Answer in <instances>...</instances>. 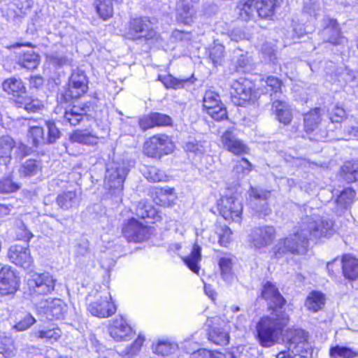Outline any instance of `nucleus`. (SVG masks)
Segmentation results:
<instances>
[{"label":"nucleus","mask_w":358,"mask_h":358,"mask_svg":"<svg viewBox=\"0 0 358 358\" xmlns=\"http://www.w3.org/2000/svg\"><path fill=\"white\" fill-rule=\"evenodd\" d=\"M145 178L152 182L166 181L168 176L162 171L155 166L145 167L143 171Z\"/></svg>","instance_id":"obj_46"},{"label":"nucleus","mask_w":358,"mask_h":358,"mask_svg":"<svg viewBox=\"0 0 358 358\" xmlns=\"http://www.w3.org/2000/svg\"><path fill=\"white\" fill-rule=\"evenodd\" d=\"M173 145L166 135H156L151 137L144 145V152L150 157L161 158L173 151Z\"/></svg>","instance_id":"obj_8"},{"label":"nucleus","mask_w":358,"mask_h":358,"mask_svg":"<svg viewBox=\"0 0 358 358\" xmlns=\"http://www.w3.org/2000/svg\"><path fill=\"white\" fill-rule=\"evenodd\" d=\"M324 302L325 297L322 293L317 291H313L307 296L305 306L308 310L315 313L322 308Z\"/></svg>","instance_id":"obj_34"},{"label":"nucleus","mask_w":358,"mask_h":358,"mask_svg":"<svg viewBox=\"0 0 358 358\" xmlns=\"http://www.w3.org/2000/svg\"><path fill=\"white\" fill-rule=\"evenodd\" d=\"M252 169V164L246 158L244 157L237 161L234 166V172L238 178H243L244 176L248 175Z\"/></svg>","instance_id":"obj_49"},{"label":"nucleus","mask_w":358,"mask_h":358,"mask_svg":"<svg viewBox=\"0 0 358 358\" xmlns=\"http://www.w3.org/2000/svg\"><path fill=\"white\" fill-rule=\"evenodd\" d=\"M341 177L348 182L358 180V161L348 162L341 168Z\"/></svg>","instance_id":"obj_38"},{"label":"nucleus","mask_w":358,"mask_h":358,"mask_svg":"<svg viewBox=\"0 0 358 358\" xmlns=\"http://www.w3.org/2000/svg\"><path fill=\"white\" fill-rule=\"evenodd\" d=\"M307 333L302 329H296L291 334L289 338L288 351L293 355L294 358H310L311 353L307 347Z\"/></svg>","instance_id":"obj_10"},{"label":"nucleus","mask_w":358,"mask_h":358,"mask_svg":"<svg viewBox=\"0 0 358 358\" xmlns=\"http://www.w3.org/2000/svg\"><path fill=\"white\" fill-rule=\"evenodd\" d=\"M262 54L265 61L276 64V50L271 44L266 43L262 47Z\"/></svg>","instance_id":"obj_55"},{"label":"nucleus","mask_w":358,"mask_h":358,"mask_svg":"<svg viewBox=\"0 0 358 358\" xmlns=\"http://www.w3.org/2000/svg\"><path fill=\"white\" fill-rule=\"evenodd\" d=\"M7 257L10 262L24 269H29L34 264L29 245H15L9 248Z\"/></svg>","instance_id":"obj_13"},{"label":"nucleus","mask_w":358,"mask_h":358,"mask_svg":"<svg viewBox=\"0 0 358 358\" xmlns=\"http://www.w3.org/2000/svg\"><path fill=\"white\" fill-rule=\"evenodd\" d=\"M207 113L212 118L217 121L222 120L227 117V110L222 103L208 109Z\"/></svg>","instance_id":"obj_62"},{"label":"nucleus","mask_w":358,"mask_h":358,"mask_svg":"<svg viewBox=\"0 0 358 358\" xmlns=\"http://www.w3.org/2000/svg\"><path fill=\"white\" fill-rule=\"evenodd\" d=\"M193 79V76L185 79H178L170 74L158 76V80H160L166 88L174 90L191 87L194 83Z\"/></svg>","instance_id":"obj_26"},{"label":"nucleus","mask_w":358,"mask_h":358,"mask_svg":"<svg viewBox=\"0 0 358 358\" xmlns=\"http://www.w3.org/2000/svg\"><path fill=\"white\" fill-rule=\"evenodd\" d=\"M222 103L219 100V96L215 91H206L203 96V107L208 110Z\"/></svg>","instance_id":"obj_56"},{"label":"nucleus","mask_w":358,"mask_h":358,"mask_svg":"<svg viewBox=\"0 0 358 358\" xmlns=\"http://www.w3.org/2000/svg\"><path fill=\"white\" fill-rule=\"evenodd\" d=\"M10 100L19 108L24 107L25 110L36 111L40 108V103L27 94V91H11Z\"/></svg>","instance_id":"obj_23"},{"label":"nucleus","mask_w":358,"mask_h":358,"mask_svg":"<svg viewBox=\"0 0 358 358\" xmlns=\"http://www.w3.org/2000/svg\"><path fill=\"white\" fill-rule=\"evenodd\" d=\"M273 107L275 108L276 116L280 122L289 124L292 119V113L286 102L276 101L273 102Z\"/></svg>","instance_id":"obj_37"},{"label":"nucleus","mask_w":358,"mask_h":358,"mask_svg":"<svg viewBox=\"0 0 358 358\" xmlns=\"http://www.w3.org/2000/svg\"><path fill=\"white\" fill-rule=\"evenodd\" d=\"M216 234L219 238L220 245L226 247L231 241L232 234L231 229L227 226L220 227L217 229Z\"/></svg>","instance_id":"obj_60"},{"label":"nucleus","mask_w":358,"mask_h":358,"mask_svg":"<svg viewBox=\"0 0 358 358\" xmlns=\"http://www.w3.org/2000/svg\"><path fill=\"white\" fill-rule=\"evenodd\" d=\"M221 143L224 149L236 155L248 152V146L239 139L234 129L226 130L221 136Z\"/></svg>","instance_id":"obj_16"},{"label":"nucleus","mask_w":358,"mask_h":358,"mask_svg":"<svg viewBox=\"0 0 358 358\" xmlns=\"http://www.w3.org/2000/svg\"><path fill=\"white\" fill-rule=\"evenodd\" d=\"M206 324L209 327L208 340L217 345H226L229 343V334L227 323L220 317L208 318Z\"/></svg>","instance_id":"obj_9"},{"label":"nucleus","mask_w":358,"mask_h":358,"mask_svg":"<svg viewBox=\"0 0 358 358\" xmlns=\"http://www.w3.org/2000/svg\"><path fill=\"white\" fill-rule=\"evenodd\" d=\"M3 90H25L20 78L11 77L5 80L2 83Z\"/></svg>","instance_id":"obj_61"},{"label":"nucleus","mask_w":358,"mask_h":358,"mask_svg":"<svg viewBox=\"0 0 358 358\" xmlns=\"http://www.w3.org/2000/svg\"><path fill=\"white\" fill-rule=\"evenodd\" d=\"M255 92V91H234L231 94V101L237 106H245L248 103L254 102Z\"/></svg>","instance_id":"obj_45"},{"label":"nucleus","mask_w":358,"mask_h":358,"mask_svg":"<svg viewBox=\"0 0 358 358\" xmlns=\"http://www.w3.org/2000/svg\"><path fill=\"white\" fill-rule=\"evenodd\" d=\"M85 113L83 108L73 106L70 110H66L64 119L72 126L78 125L83 119Z\"/></svg>","instance_id":"obj_48"},{"label":"nucleus","mask_w":358,"mask_h":358,"mask_svg":"<svg viewBox=\"0 0 358 358\" xmlns=\"http://www.w3.org/2000/svg\"><path fill=\"white\" fill-rule=\"evenodd\" d=\"M122 234L129 242H142L148 238L149 229L135 218H131L124 224Z\"/></svg>","instance_id":"obj_14"},{"label":"nucleus","mask_w":358,"mask_h":358,"mask_svg":"<svg viewBox=\"0 0 358 358\" xmlns=\"http://www.w3.org/2000/svg\"><path fill=\"white\" fill-rule=\"evenodd\" d=\"M224 47L220 44L215 45L210 51V59L215 65L220 64L224 57Z\"/></svg>","instance_id":"obj_59"},{"label":"nucleus","mask_w":358,"mask_h":358,"mask_svg":"<svg viewBox=\"0 0 358 358\" xmlns=\"http://www.w3.org/2000/svg\"><path fill=\"white\" fill-rule=\"evenodd\" d=\"M322 111H323V110L319 107H316L304 114L303 122L306 133L313 132L318 127L322 120Z\"/></svg>","instance_id":"obj_30"},{"label":"nucleus","mask_w":358,"mask_h":358,"mask_svg":"<svg viewBox=\"0 0 358 358\" xmlns=\"http://www.w3.org/2000/svg\"><path fill=\"white\" fill-rule=\"evenodd\" d=\"M231 90H252V84L248 78L241 77L231 83Z\"/></svg>","instance_id":"obj_63"},{"label":"nucleus","mask_w":358,"mask_h":358,"mask_svg":"<svg viewBox=\"0 0 358 358\" xmlns=\"http://www.w3.org/2000/svg\"><path fill=\"white\" fill-rule=\"evenodd\" d=\"M130 167V162L121 156L115 157L106 164L104 186L115 199H122L124 182Z\"/></svg>","instance_id":"obj_3"},{"label":"nucleus","mask_w":358,"mask_h":358,"mask_svg":"<svg viewBox=\"0 0 358 358\" xmlns=\"http://www.w3.org/2000/svg\"><path fill=\"white\" fill-rule=\"evenodd\" d=\"M177 349V343L168 340L159 341L155 345H152L153 352L162 356H168L173 353Z\"/></svg>","instance_id":"obj_44"},{"label":"nucleus","mask_w":358,"mask_h":358,"mask_svg":"<svg viewBox=\"0 0 358 358\" xmlns=\"http://www.w3.org/2000/svg\"><path fill=\"white\" fill-rule=\"evenodd\" d=\"M201 247L195 243L193 245L190 255L183 258V261L187 267L195 273H198L199 271V262L201 259Z\"/></svg>","instance_id":"obj_35"},{"label":"nucleus","mask_w":358,"mask_h":358,"mask_svg":"<svg viewBox=\"0 0 358 358\" xmlns=\"http://www.w3.org/2000/svg\"><path fill=\"white\" fill-rule=\"evenodd\" d=\"M355 195L356 193L352 188L343 189L336 199L337 213L341 214L343 210L348 209L352 203Z\"/></svg>","instance_id":"obj_32"},{"label":"nucleus","mask_w":358,"mask_h":358,"mask_svg":"<svg viewBox=\"0 0 358 358\" xmlns=\"http://www.w3.org/2000/svg\"><path fill=\"white\" fill-rule=\"evenodd\" d=\"M113 3L112 0H96L95 7L99 16L104 20L113 15Z\"/></svg>","instance_id":"obj_42"},{"label":"nucleus","mask_w":358,"mask_h":358,"mask_svg":"<svg viewBox=\"0 0 358 358\" xmlns=\"http://www.w3.org/2000/svg\"><path fill=\"white\" fill-rule=\"evenodd\" d=\"M86 91H62L59 95H57V99L60 102L66 103L73 102L74 100L78 99Z\"/></svg>","instance_id":"obj_58"},{"label":"nucleus","mask_w":358,"mask_h":358,"mask_svg":"<svg viewBox=\"0 0 358 358\" xmlns=\"http://www.w3.org/2000/svg\"><path fill=\"white\" fill-rule=\"evenodd\" d=\"M262 297L266 301L271 313L257 322L255 338L262 347L270 348L277 343L289 317L283 310L286 300L273 283L267 281L264 284Z\"/></svg>","instance_id":"obj_1"},{"label":"nucleus","mask_w":358,"mask_h":358,"mask_svg":"<svg viewBox=\"0 0 358 358\" xmlns=\"http://www.w3.org/2000/svg\"><path fill=\"white\" fill-rule=\"evenodd\" d=\"M20 278L10 266H4L0 271V294H14L20 287Z\"/></svg>","instance_id":"obj_15"},{"label":"nucleus","mask_w":358,"mask_h":358,"mask_svg":"<svg viewBox=\"0 0 358 358\" xmlns=\"http://www.w3.org/2000/svg\"><path fill=\"white\" fill-rule=\"evenodd\" d=\"M127 34L132 40L144 38L146 41L161 40L160 36L152 27V22L146 17L135 18L130 21Z\"/></svg>","instance_id":"obj_6"},{"label":"nucleus","mask_w":358,"mask_h":358,"mask_svg":"<svg viewBox=\"0 0 358 358\" xmlns=\"http://www.w3.org/2000/svg\"><path fill=\"white\" fill-rule=\"evenodd\" d=\"M335 233L334 222L330 219L318 216L306 217L299 228L285 239L280 240L275 247L276 257L290 252L302 255L307 250L308 238H329Z\"/></svg>","instance_id":"obj_2"},{"label":"nucleus","mask_w":358,"mask_h":358,"mask_svg":"<svg viewBox=\"0 0 358 358\" xmlns=\"http://www.w3.org/2000/svg\"><path fill=\"white\" fill-rule=\"evenodd\" d=\"M20 189V184L13 181L10 177H6L0 180V193L1 194L16 192Z\"/></svg>","instance_id":"obj_52"},{"label":"nucleus","mask_w":358,"mask_h":358,"mask_svg":"<svg viewBox=\"0 0 358 358\" xmlns=\"http://www.w3.org/2000/svg\"><path fill=\"white\" fill-rule=\"evenodd\" d=\"M221 275L224 281L229 282L232 279L231 268L232 263L231 259L228 257H221L218 262Z\"/></svg>","instance_id":"obj_51"},{"label":"nucleus","mask_w":358,"mask_h":358,"mask_svg":"<svg viewBox=\"0 0 358 358\" xmlns=\"http://www.w3.org/2000/svg\"><path fill=\"white\" fill-rule=\"evenodd\" d=\"M279 4V0H248L244 3L240 2L237 10L240 17L245 21L252 18L255 14L262 18L271 17L275 8Z\"/></svg>","instance_id":"obj_4"},{"label":"nucleus","mask_w":358,"mask_h":358,"mask_svg":"<svg viewBox=\"0 0 358 358\" xmlns=\"http://www.w3.org/2000/svg\"><path fill=\"white\" fill-rule=\"evenodd\" d=\"M331 358H358V350L345 345H336L329 349Z\"/></svg>","instance_id":"obj_36"},{"label":"nucleus","mask_w":358,"mask_h":358,"mask_svg":"<svg viewBox=\"0 0 358 358\" xmlns=\"http://www.w3.org/2000/svg\"><path fill=\"white\" fill-rule=\"evenodd\" d=\"M143 342L144 338L138 336L132 344L121 351V355L122 356L128 357L129 358L135 356L140 351Z\"/></svg>","instance_id":"obj_54"},{"label":"nucleus","mask_w":358,"mask_h":358,"mask_svg":"<svg viewBox=\"0 0 358 358\" xmlns=\"http://www.w3.org/2000/svg\"><path fill=\"white\" fill-rule=\"evenodd\" d=\"M206 141L190 138L184 143L183 148L187 152L201 156L206 152Z\"/></svg>","instance_id":"obj_41"},{"label":"nucleus","mask_w":358,"mask_h":358,"mask_svg":"<svg viewBox=\"0 0 358 358\" xmlns=\"http://www.w3.org/2000/svg\"><path fill=\"white\" fill-rule=\"evenodd\" d=\"M275 238V228L266 225L252 229L248 235V242L251 248L259 250L271 245Z\"/></svg>","instance_id":"obj_7"},{"label":"nucleus","mask_w":358,"mask_h":358,"mask_svg":"<svg viewBox=\"0 0 358 358\" xmlns=\"http://www.w3.org/2000/svg\"><path fill=\"white\" fill-rule=\"evenodd\" d=\"M57 280L48 272L34 273L28 280L29 290L32 299L52 294Z\"/></svg>","instance_id":"obj_5"},{"label":"nucleus","mask_w":358,"mask_h":358,"mask_svg":"<svg viewBox=\"0 0 358 358\" xmlns=\"http://www.w3.org/2000/svg\"><path fill=\"white\" fill-rule=\"evenodd\" d=\"M343 274L346 279L355 280L358 278V259L350 255H345L341 260Z\"/></svg>","instance_id":"obj_25"},{"label":"nucleus","mask_w":358,"mask_h":358,"mask_svg":"<svg viewBox=\"0 0 358 358\" xmlns=\"http://www.w3.org/2000/svg\"><path fill=\"white\" fill-rule=\"evenodd\" d=\"M195 4L194 0H179L176 5L177 20L185 24L193 22L196 15Z\"/></svg>","instance_id":"obj_20"},{"label":"nucleus","mask_w":358,"mask_h":358,"mask_svg":"<svg viewBox=\"0 0 358 358\" xmlns=\"http://www.w3.org/2000/svg\"><path fill=\"white\" fill-rule=\"evenodd\" d=\"M249 194L251 197L252 208L259 217H264L271 213V209L267 203L271 196V192L251 187Z\"/></svg>","instance_id":"obj_12"},{"label":"nucleus","mask_w":358,"mask_h":358,"mask_svg":"<svg viewBox=\"0 0 358 358\" xmlns=\"http://www.w3.org/2000/svg\"><path fill=\"white\" fill-rule=\"evenodd\" d=\"M108 330L110 336L116 341H127L133 336L131 327L122 317L115 320Z\"/></svg>","instance_id":"obj_21"},{"label":"nucleus","mask_w":358,"mask_h":358,"mask_svg":"<svg viewBox=\"0 0 358 358\" xmlns=\"http://www.w3.org/2000/svg\"><path fill=\"white\" fill-rule=\"evenodd\" d=\"M220 214L228 221H238L243 211L241 202L234 196H226L217 203Z\"/></svg>","instance_id":"obj_11"},{"label":"nucleus","mask_w":358,"mask_h":358,"mask_svg":"<svg viewBox=\"0 0 358 358\" xmlns=\"http://www.w3.org/2000/svg\"><path fill=\"white\" fill-rule=\"evenodd\" d=\"M41 171V163L34 159H29L23 162L19 169L20 178H30L39 174Z\"/></svg>","instance_id":"obj_27"},{"label":"nucleus","mask_w":358,"mask_h":358,"mask_svg":"<svg viewBox=\"0 0 358 358\" xmlns=\"http://www.w3.org/2000/svg\"><path fill=\"white\" fill-rule=\"evenodd\" d=\"M47 134L45 135V143L54 144L62 136V132L53 121H46Z\"/></svg>","instance_id":"obj_47"},{"label":"nucleus","mask_w":358,"mask_h":358,"mask_svg":"<svg viewBox=\"0 0 358 358\" xmlns=\"http://www.w3.org/2000/svg\"><path fill=\"white\" fill-rule=\"evenodd\" d=\"M108 299H112L110 294L109 296H101L96 301L90 303L88 305L87 310L94 316L100 318L108 317L116 311L115 304Z\"/></svg>","instance_id":"obj_17"},{"label":"nucleus","mask_w":358,"mask_h":358,"mask_svg":"<svg viewBox=\"0 0 358 358\" xmlns=\"http://www.w3.org/2000/svg\"><path fill=\"white\" fill-rule=\"evenodd\" d=\"M172 123V118L169 115L158 112L151 113L139 120V126L144 131L155 127L171 126Z\"/></svg>","instance_id":"obj_19"},{"label":"nucleus","mask_w":358,"mask_h":358,"mask_svg":"<svg viewBox=\"0 0 358 358\" xmlns=\"http://www.w3.org/2000/svg\"><path fill=\"white\" fill-rule=\"evenodd\" d=\"M321 9V4L319 1L310 0L309 2H306L303 6L304 12L317 17Z\"/></svg>","instance_id":"obj_64"},{"label":"nucleus","mask_w":358,"mask_h":358,"mask_svg":"<svg viewBox=\"0 0 358 358\" xmlns=\"http://www.w3.org/2000/svg\"><path fill=\"white\" fill-rule=\"evenodd\" d=\"M234 57L236 58L234 61L236 71L248 73L254 70V62L248 52L238 49L234 51Z\"/></svg>","instance_id":"obj_24"},{"label":"nucleus","mask_w":358,"mask_h":358,"mask_svg":"<svg viewBox=\"0 0 358 358\" xmlns=\"http://www.w3.org/2000/svg\"><path fill=\"white\" fill-rule=\"evenodd\" d=\"M70 140L73 143L92 145L98 142V137L88 130H76L70 136Z\"/></svg>","instance_id":"obj_33"},{"label":"nucleus","mask_w":358,"mask_h":358,"mask_svg":"<svg viewBox=\"0 0 358 358\" xmlns=\"http://www.w3.org/2000/svg\"><path fill=\"white\" fill-rule=\"evenodd\" d=\"M70 83L76 89H83L87 87V80L84 72L81 71H75L72 73L70 78Z\"/></svg>","instance_id":"obj_53"},{"label":"nucleus","mask_w":358,"mask_h":358,"mask_svg":"<svg viewBox=\"0 0 358 358\" xmlns=\"http://www.w3.org/2000/svg\"><path fill=\"white\" fill-rule=\"evenodd\" d=\"M38 306L41 308H47L46 311L48 312L52 317L57 320L63 318L66 313L65 306L63 301L59 299H53L50 304L48 299L41 301L38 303Z\"/></svg>","instance_id":"obj_28"},{"label":"nucleus","mask_w":358,"mask_h":358,"mask_svg":"<svg viewBox=\"0 0 358 358\" xmlns=\"http://www.w3.org/2000/svg\"><path fill=\"white\" fill-rule=\"evenodd\" d=\"M155 194L156 196L154 198L155 202L157 205L162 206H169L175 197L174 189L168 187L157 189Z\"/></svg>","instance_id":"obj_39"},{"label":"nucleus","mask_w":358,"mask_h":358,"mask_svg":"<svg viewBox=\"0 0 358 358\" xmlns=\"http://www.w3.org/2000/svg\"><path fill=\"white\" fill-rule=\"evenodd\" d=\"M17 63L23 68L32 70L38 66L39 56L32 50H27L20 54Z\"/></svg>","instance_id":"obj_31"},{"label":"nucleus","mask_w":358,"mask_h":358,"mask_svg":"<svg viewBox=\"0 0 358 358\" xmlns=\"http://www.w3.org/2000/svg\"><path fill=\"white\" fill-rule=\"evenodd\" d=\"M136 214L142 219H155L157 212L150 204L139 202L136 209Z\"/></svg>","instance_id":"obj_50"},{"label":"nucleus","mask_w":358,"mask_h":358,"mask_svg":"<svg viewBox=\"0 0 358 358\" xmlns=\"http://www.w3.org/2000/svg\"><path fill=\"white\" fill-rule=\"evenodd\" d=\"M27 137L32 145L35 148H38L41 145H46L45 135L43 127L38 126L30 127Z\"/></svg>","instance_id":"obj_40"},{"label":"nucleus","mask_w":358,"mask_h":358,"mask_svg":"<svg viewBox=\"0 0 358 358\" xmlns=\"http://www.w3.org/2000/svg\"><path fill=\"white\" fill-rule=\"evenodd\" d=\"M322 36L325 42L334 45L343 44L345 42V38L341 35L337 21L334 19L327 20V23L322 31Z\"/></svg>","instance_id":"obj_22"},{"label":"nucleus","mask_w":358,"mask_h":358,"mask_svg":"<svg viewBox=\"0 0 358 358\" xmlns=\"http://www.w3.org/2000/svg\"><path fill=\"white\" fill-rule=\"evenodd\" d=\"M14 148L15 142L10 136H3L0 138V164L7 166L10 163Z\"/></svg>","instance_id":"obj_29"},{"label":"nucleus","mask_w":358,"mask_h":358,"mask_svg":"<svg viewBox=\"0 0 358 358\" xmlns=\"http://www.w3.org/2000/svg\"><path fill=\"white\" fill-rule=\"evenodd\" d=\"M61 330L55 325H50L34 332V336L48 341H57L61 336Z\"/></svg>","instance_id":"obj_43"},{"label":"nucleus","mask_w":358,"mask_h":358,"mask_svg":"<svg viewBox=\"0 0 358 358\" xmlns=\"http://www.w3.org/2000/svg\"><path fill=\"white\" fill-rule=\"evenodd\" d=\"M36 319L31 314L26 313L22 319L13 326V329H16L17 331H25L36 323Z\"/></svg>","instance_id":"obj_57"},{"label":"nucleus","mask_w":358,"mask_h":358,"mask_svg":"<svg viewBox=\"0 0 358 358\" xmlns=\"http://www.w3.org/2000/svg\"><path fill=\"white\" fill-rule=\"evenodd\" d=\"M81 201L80 194L76 190H65L59 193L56 203L64 211L73 210L78 208Z\"/></svg>","instance_id":"obj_18"}]
</instances>
